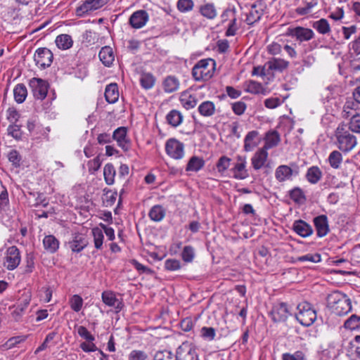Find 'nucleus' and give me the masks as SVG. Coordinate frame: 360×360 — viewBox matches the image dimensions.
<instances>
[{"mask_svg":"<svg viewBox=\"0 0 360 360\" xmlns=\"http://www.w3.org/2000/svg\"><path fill=\"white\" fill-rule=\"evenodd\" d=\"M327 303L332 311L338 316L345 315L352 309L350 300L345 294L338 291L328 295Z\"/></svg>","mask_w":360,"mask_h":360,"instance_id":"f257e3e1","label":"nucleus"},{"mask_svg":"<svg viewBox=\"0 0 360 360\" xmlns=\"http://www.w3.org/2000/svg\"><path fill=\"white\" fill-rule=\"evenodd\" d=\"M215 61L211 58L198 61L192 69V75L195 81H207L211 79L215 70Z\"/></svg>","mask_w":360,"mask_h":360,"instance_id":"f03ea898","label":"nucleus"},{"mask_svg":"<svg viewBox=\"0 0 360 360\" xmlns=\"http://www.w3.org/2000/svg\"><path fill=\"white\" fill-rule=\"evenodd\" d=\"M335 137L338 148L343 153H349L356 146V136L343 128L338 127Z\"/></svg>","mask_w":360,"mask_h":360,"instance_id":"7ed1b4c3","label":"nucleus"},{"mask_svg":"<svg viewBox=\"0 0 360 360\" xmlns=\"http://www.w3.org/2000/svg\"><path fill=\"white\" fill-rule=\"evenodd\" d=\"M297 309L298 313L295 317L297 321L304 326H310L316 319V312L312 308L311 304L307 302L300 303Z\"/></svg>","mask_w":360,"mask_h":360,"instance_id":"20e7f679","label":"nucleus"},{"mask_svg":"<svg viewBox=\"0 0 360 360\" xmlns=\"http://www.w3.org/2000/svg\"><path fill=\"white\" fill-rule=\"evenodd\" d=\"M105 4V0H84L76 8L75 14L79 18H84L101 9Z\"/></svg>","mask_w":360,"mask_h":360,"instance_id":"39448f33","label":"nucleus"},{"mask_svg":"<svg viewBox=\"0 0 360 360\" xmlns=\"http://www.w3.org/2000/svg\"><path fill=\"white\" fill-rule=\"evenodd\" d=\"M29 86L35 98L43 100L46 97L49 89V84L46 81L33 77L30 80Z\"/></svg>","mask_w":360,"mask_h":360,"instance_id":"423d86ee","label":"nucleus"},{"mask_svg":"<svg viewBox=\"0 0 360 360\" xmlns=\"http://www.w3.org/2000/svg\"><path fill=\"white\" fill-rule=\"evenodd\" d=\"M53 53L47 48H39L34 55V60L36 65L41 69L49 67L53 62Z\"/></svg>","mask_w":360,"mask_h":360,"instance_id":"0eeeda50","label":"nucleus"},{"mask_svg":"<svg viewBox=\"0 0 360 360\" xmlns=\"http://www.w3.org/2000/svg\"><path fill=\"white\" fill-rule=\"evenodd\" d=\"M21 261L20 253L16 246H11L6 250L4 266L10 271L14 270L20 264Z\"/></svg>","mask_w":360,"mask_h":360,"instance_id":"6e6552de","label":"nucleus"},{"mask_svg":"<svg viewBox=\"0 0 360 360\" xmlns=\"http://www.w3.org/2000/svg\"><path fill=\"white\" fill-rule=\"evenodd\" d=\"M165 150L171 158L179 160L184 157V145L176 139H170L166 142Z\"/></svg>","mask_w":360,"mask_h":360,"instance_id":"1a4fd4ad","label":"nucleus"},{"mask_svg":"<svg viewBox=\"0 0 360 360\" xmlns=\"http://www.w3.org/2000/svg\"><path fill=\"white\" fill-rule=\"evenodd\" d=\"M270 314L274 322H284L291 315L290 308L286 303L281 302L273 307Z\"/></svg>","mask_w":360,"mask_h":360,"instance_id":"9d476101","label":"nucleus"},{"mask_svg":"<svg viewBox=\"0 0 360 360\" xmlns=\"http://www.w3.org/2000/svg\"><path fill=\"white\" fill-rule=\"evenodd\" d=\"M176 356V360L198 359L195 347L188 342H184L178 347Z\"/></svg>","mask_w":360,"mask_h":360,"instance_id":"9b49d317","label":"nucleus"},{"mask_svg":"<svg viewBox=\"0 0 360 360\" xmlns=\"http://www.w3.org/2000/svg\"><path fill=\"white\" fill-rule=\"evenodd\" d=\"M237 162L231 169L233 176L236 179L243 180L249 176V173L246 169V158L245 156H237Z\"/></svg>","mask_w":360,"mask_h":360,"instance_id":"f8f14e48","label":"nucleus"},{"mask_svg":"<svg viewBox=\"0 0 360 360\" xmlns=\"http://www.w3.org/2000/svg\"><path fill=\"white\" fill-rule=\"evenodd\" d=\"M287 34L295 37L300 42L309 41L314 37L312 30L303 27H296L295 28H289Z\"/></svg>","mask_w":360,"mask_h":360,"instance_id":"ddd939ff","label":"nucleus"},{"mask_svg":"<svg viewBox=\"0 0 360 360\" xmlns=\"http://www.w3.org/2000/svg\"><path fill=\"white\" fill-rule=\"evenodd\" d=\"M112 139L116 141L117 146L123 150L127 151L130 148V141L127 138V129L124 127H120L116 129L112 136Z\"/></svg>","mask_w":360,"mask_h":360,"instance_id":"4468645a","label":"nucleus"},{"mask_svg":"<svg viewBox=\"0 0 360 360\" xmlns=\"http://www.w3.org/2000/svg\"><path fill=\"white\" fill-rule=\"evenodd\" d=\"M148 20V15L144 10H139L132 13L129 19V25L134 29L143 27Z\"/></svg>","mask_w":360,"mask_h":360,"instance_id":"2eb2a0df","label":"nucleus"},{"mask_svg":"<svg viewBox=\"0 0 360 360\" xmlns=\"http://www.w3.org/2000/svg\"><path fill=\"white\" fill-rule=\"evenodd\" d=\"M314 224L316 231V235L319 238L326 236L329 231L328 217L326 215L321 214L314 218Z\"/></svg>","mask_w":360,"mask_h":360,"instance_id":"dca6fc26","label":"nucleus"},{"mask_svg":"<svg viewBox=\"0 0 360 360\" xmlns=\"http://www.w3.org/2000/svg\"><path fill=\"white\" fill-rule=\"evenodd\" d=\"M292 229L302 238H307L314 232L311 226L302 219L295 221Z\"/></svg>","mask_w":360,"mask_h":360,"instance_id":"f3484780","label":"nucleus"},{"mask_svg":"<svg viewBox=\"0 0 360 360\" xmlns=\"http://www.w3.org/2000/svg\"><path fill=\"white\" fill-rule=\"evenodd\" d=\"M297 172H294L293 169L286 165L278 166L275 171V178L278 182H284L292 180L293 175H296Z\"/></svg>","mask_w":360,"mask_h":360,"instance_id":"a211bd4d","label":"nucleus"},{"mask_svg":"<svg viewBox=\"0 0 360 360\" xmlns=\"http://www.w3.org/2000/svg\"><path fill=\"white\" fill-rule=\"evenodd\" d=\"M268 158V152L267 150L264 148L263 147L259 148L252 156L251 158V163L252 167L255 170L260 169L262 167L264 166Z\"/></svg>","mask_w":360,"mask_h":360,"instance_id":"6ab92c4d","label":"nucleus"},{"mask_svg":"<svg viewBox=\"0 0 360 360\" xmlns=\"http://www.w3.org/2000/svg\"><path fill=\"white\" fill-rule=\"evenodd\" d=\"M101 297L103 302L109 307H115L117 312L122 309V302L116 297L114 292L111 291H104Z\"/></svg>","mask_w":360,"mask_h":360,"instance_id":"aec40b11","label":"nucleus"},{"mask_svg":"<svg viewBox=\"0 0 360 360\" xmlns=\"http://www.w3.org/2000/svg\"><path fill=\"white\" fill-rule=\"evenodd\" d=\"M69 248L72 252H79L87 245V241L80 233H75L72 240L68 243Z\"/></svg>","mask_w":360,"mask_h":360,"instance_id":"412c9836","label":"nucleus"},{"mask_svg":"<svg viewBox=\"0 0 360 360\" xmlns=\"http://www.w3.org/2000/svg\"><path fill=\"white\" fill-rule=\"evenodd\" d=\"M98 56L103 64L108 67L112 65L115 60L112 49L108 46H105L101 49Z\"/></svg>","mask_w":360,"mask_h":360,"instance_id":"4be33fe9","label":"nucleus"},{"mask_svg":"<svg viewBox=\"0 0 360 360\" xmlns=\"http://www.w3.org/2000/svg\"><path fill=\"white\" fill-rule=\"evenodd\" d=\"M105 98L108 103H115L119 98L118 86L116 83H111L106 86Z\"/></svg>","mask_w":360,"mask_h":360,"instance_id":"5701e85b","label":"nucleus"},{"mask_svg":"<svg viewBox=\"0 0 360 360\" xmlns=\"http://www.w3.org/2000/svg\"><path fill=\"white\" fill-rule=\"evenodd\" d=\"M264 139L265 143L263 148L267 150L276 146L281 141L278 132L275 130L268 131Z\"/></svg>","mask_w":360,"mask_h":360,"instance_id":"b1692460","label":"nucleus"},{"mask_svg":"<svg viewBox=\"0 0 360 360\" xmlns=\"http://www.w3.org/2000/svg\"><path fill=\"white\" fill-rule=\"evenodd\" d=\"M266 65L271 70L282 72L288 68L289 62L282 58H273Z\"/></svg>","mask_w":360,"mask_h":360,"instance_id":"393cba45","label":"nucleus"},{"mask_svg":"<svg viewBox=\"0 0 360 360\" xmlns=\"http://www.w3.org/2000/svg\"><path fill=\"white\" fill-rule=\"evenodd\" d=\"M323 173L318 166L308 168L306 173L307 180L311 184H317L322 178Z\"/></svg>","mask_w":360,"mask_h":360,"instance_id":"a878e982","label":"nucleus"},{"mask_svg":"<svg viewBox=\"0 0 360 360\" xmlns=\"http://www.w3.org/2000/svg\"><path fill=\"white\" fill-rule=\"evenodd\" d=\"M179 87V81L175 76H167L162 82V88L167 93H172Z\"/></svg>","mask_w":360,"mask_h":360,"instance_id":"bb28decb","label":"nucleus"},{"mask_svg":"<svg viewBox=\"0 0 360 360\" xmlns=\"http://www.w3.org/2000/svg\"><path fill=\"white\" fill-rule=\"evenodd\" d=\"M198 110L203 117H212L215 114V105L212 101H205L199 105Z\"/></svg>","mask_w":360,"mask_h":360,"instance_id":"cd10ccee","label":"nucleus"},{"mask_svg":"<svg viewBox=\"0 0 360 360\" xmlns=\"http://www.w3.org/2000/svg\"><path fill=\"white\" fill-rule=\"evenodd\" d=\"M180 102L182 106L186 110L193 108L198 104V98L195 95L184 92L180 96Z\"/></svg>","mask_w":360,"mask_h":360,"instance_id":"c85d7f7f","label":"nucleus"},{"mask_svg":"<svg viewBox=\"0 0 360 360\" xmlns=\"http://www.w3.org/2000/svg\"><path fill=\"white\" fill-rule=\"evenodd\" d=\"M205 165V160L202 158L198 156H192L186 165V170L187 172H198Z\"/></svg>","mask_w":360,"mask_h":360,"instance_id":"c756f323","label":"nucleus"},{"mask_svg":"<svg viewBox=\"0 0 360 360\" xmlns=\"http://www.w3.org/2000/svg\"><path fill=\"white\" fill-rule=\"evenodd\" d=\"M183 115L177 110H172L166 116L167 124L173 127H177L183 122Z\"/></svg>","mask_w":360,"mask_h":360,"instance_id":"7c9ffc66","label":"nucleus"},{"mask_svg":"<svg viewBox=\"0 0 360 360\" xmlns=\"http://www.w3.org/2000/svg\"><path fill=\"white\" fill-rule=\"evenodd\" d=\"M262 11L257 9V4H253L251 6V9L247 15L245 22L248 25H252L258 22L262 16Z\"/></svg>","mask_w":360,"mask_h":360,"instance_id":"2f4dec72","label":"nucleus"},{"mask_svg":"<svg viewBox=\"0 0 360 360\" xmlns=\"http://www.w3.org/2000/svg\"><path fill=\"white\" fill-rule=\"evenodd\" d=\"M258 135V131L255 130L249 131L247 134L244 139V150L246 152L252 150V149L257 146V143L255 141V139Z\"/></svg>","mask_w":360,"mask_h":360,"instance_id":"473e14b6","label":"nucleus"},{"mask_svg":"<svg viewBox=\"0 0 360 360\" xmlns=\"http://www.w3.org/2000/svg\"><path fill=\"white\" fill-rule=\"evenodd\" d=\"M55 41L58 48L63 50L70 49L73 44L71 36L66 34L58 35Z\"/></svg>","mask_w":360,"mask_h":360,"instance_id":"72a5a7b5","label":"nucleus"},{"mask_svg":"<svg viewBox=\"0 0 360 360\" xmlns=\"http://www.w3.org/2000/svg\"><path fill=\"white\" fill-rule=\"evenodd\" d=\"M116 171L112 163H107L103 168L104 179L108 185H112L115 183Z\"/></svg>","mask_w":360,"mask_h":360,"instance_id":"f704fd0d","label":"nucleus"},{"mask_svg":"<svg viewBox=\"0 0 360 360\" xmlns=\"http://www.w3.org/2000/svg\"><path fill=\"white\" fill-rule=\"evenodd\" d=\"M43 244L44 248L51 252H55L59 247V243L58 240L53 236H46L43 240Z\"/></svg>","mask_w":360,"mask_h":360,"instance_id":"c9c22d12","label":"nucleus"},{"mask_svg":"<svg viewBox=\"0 0 360 360\" xmlns=\"http://www.w3.org/2000/svg\"><path fill=\"white\" fill-rule=\"evenodd\" d=\"M15 101L18 103H22L26 98L27 91L23 84H17L13 89Z\"/></svg>","mask_w":360,"mask_h":360,"instance_id":"e433bc0d","label":"nucleus"},{"mask_svg":"<svg viewBox=\"0 0 360 360\" xmlns=\"http://www.w3.org/2000/svg\"><path fill=\"white\" fill-rule=\"evenodd\" d=\"M328 160L332 168L339 169L342 161V155L338 150H333L330 153Z\"/></svg>","mask_w":360,"mask_h":360,"instance_id":"4c0bfd02","label":"nucleus"},{"mask_svg":"<svg viewBox=\"0 0 360 360\" xmlns=\"http://www.w3.org/2000/svg\"><path fill=\"white\" fill-rule=\"evenodd\" d=\"M91 233L95 248L98 250L101 249L104 238L103 230L99 227H94L91 230Z\"/></svg>","mask_w":360,"mask_h":360,"instance_id":"58836bf2","label":"nucleus"},{"mask_svg":"<svg viewBox=\"0 0 360 360\" xmlns=\"http://www.w3.org/2000/svg\"><path fill=\"white\" fill-rule=\"evenodd\" d=\"M313 27L320 34H326L330 31V27L328 20L321 18L313 23Z\"/></svg>","mask_w":360,"mask_h":360,"instance_id":"ea45409f","label":"nucleus"},{"mask_svg":"<svg viewBox=\"0 0 360 360\" xmlns=\"http://www.w3.org/2000/svg\"><path fill=\"white\" fill-rule=\"evenodd\" d=\"M200 13L208 19H214L217 15V10L213 4H206L200 8Z\"/></svg>","mask_w":360,"mask_h":360,"instance_id":"a19ab883","label":"nucleus"},{"mask_svg":"<svg viewBox=\"0 0 360 360\" xmlns=\"http://www.w3.org/2000/svg\"><path fill=\"white\" fill-rule=\"evenodd\" d=\"M289 196L295 202L300 204L305 201L306 196L300 187H295L289 191Z\"/></svg>","mask_w":360,"mask_h":360,"instance_id":"79ce46f5","label":"nucleus"},{"mask_svg":"<svg viewBox=\"0 0 360 360\" xmlns=\"http://www.w3.org/2000/svg\"><path fill=\"white\" fill-rule=\"evenodd\" d=\"M345 328L351 330H360V316L352 315L344 323Z\"/></svg>","mask_w":360,"mask_h":360,"instance_id":"37998d69","label":"nucleus"},{"mask_svg":"<svg viewBox=\"0 0 360 360\" xmlns=\"http://www.w3.org/2000/svg\"><path fill=\"white\" fill-rule=\"evenodd\" d=\"M141 86L146 89H150L155 83V77L149 72H143L140 78Z\"/></svg>","mask_w":360,"mask_h":360,"instance_id":"c03bdc74","label":"nucleus"},{"mask_svg":"<svg viewBox=\"0 0 360 360\" xmlns=\"http://www.w3.org/2000/svg\"><path fill=\"white\" fill-rule=\"evenodd\" d=\"M231 159L226 155H223L218 160L216 167L219 173L223 174L231 165Z\"/></svg>","mask_w":360,"mask_h":360,"instance_id":"a18cd8bd","label":"nucleus"},{"mask_svg":"<svg viewBox=\"0 0 360 360\" xmlns=\"http://www.w3.org/2000/svg\"><path fill=\"white\" fill-rule=\"evenodd\" d=\"M317 5L316 0H311L306 3L304 6H300L296 8V13L300 15H304L309 13L311 9Z\"/></svg>","mask_w":360,"mask_h":360,"instance_id":"49530a36","label":"nucleus"},{"mask_svg":"<svg viewBox=\"0 0 360 360\" xmlns=\"http://www.w3.org/2000/svg\"><path fill=\"white\" fill-rule=\"evenodd\" d=\"M200 335L204 340L212 341L216 336L215 329L212 327L204 326L200 330Z\"/></svg>","mask_w":360,"mask_h":360,"instance_id":"de8ad7c7","label":"nucleus"},{"mask_svg":"<svg viewBox=\"0 0 360 360\" xmlns=\"http://www.w3.org/2000/svg\"><path fill=\"white\" fill-rule=\"evenodd\" d=\"M8 134L11 136L16 140H20L22 138V132L20 126L16 124H11L7 129Z\"/></svg>","mask_w":360,"mask_h":360,"instance_id":"09e8293b","label":"nucleus"},{"mask_svg":"<svg viewBox=\"0 0 360 360\" xmlns=\"http://www.w3.org/2000/svg\"><path fill=\"white\" fill-rule=\"evenodd\" d=\"M349 129L354 132L360 134V113H356L350 119Z\"/></svg>","mask_w":360,"mask_h":360,"instance_id":"8fccbe9b","label":"nucleus"},{"mask_svg":"<svg viewBox=\"0 0 360 360\" xmlns=\"http://www.w3.org/2000/svg\"><path fill=\"white\" fill-rule=\"evenodd\" d=\"M70 305L73 311L78 312L82 307L83 300L79 295H74L70 300Z\"/></svg>","mask_w":360,"mask_h":360,"instance_id":"3c124183","label":"nucleus"},{"mask_svg":"<svg viewBox=\"0 0 360 360\" xmlns=\"http://www.w3.org/2000/svg\"><path fill=\"white\" fill-rule=\"evenodd\" d=\"M193 6L194 4L192 0H179L177 2V8L182 13L191 11Z\"/></svg>","mask_w":360,"mask_h":360,"instance_id":"603ef678","label":"nucleus"},{"mask_svg":"<svg viewBox=\"0 0 360 360\" xmlns=\"http://www.w3.org/2000/svg\"><path fill=\"white\" fill-rule=\"evenodd\" d=\"M8 158L9 162L12 163L13 166L18 167L20 165L21 156L16 150H11L8 153Z\"/></svg>","mask_w":360,"mask_h":360,"instance_id":"864d4df0","label":"nucleus"},{"mask_svg":"<svg viewBox=\"0 0 360 360\" xmlns=\"http://www.w3.org/2000/svg\"><path fill=\"white\" fill-rule=\"evenodd\" d=\"M182 259L186 262H191L194 257V249L191 246H185L182 253Z\"/></svg>","mask_w":360,"mask_h":360,"instance_id":"5fc2aeb1","label":"nucleus"},{"mask_svg":"<svg viewBox=\"0 0 360 360\" xmlns=\"http://www.w3.org/2000/svg\"><path fill=\"white\" fill-rule=\"evenodd\" d=\"M283 360H305L304 354L301 351H297L293 354L285 353L282 356Z\"/></svg>","mask_w":360,"mask_h":360,"instance_id":"6e6d98bb","label":"nucleus"},{"mask_svg":"<svg viewBox=\"0 0 360 360\" xmlns=\"http://www.w3.org/2000/svg\"><path fill=\"white\" fill-rule=\"evenodd\" d=\"M297 261L299 262H310L314 263H317L321 261V255L319 254H307L303 256H300L297 257Z\"/></svg>","mask_w":360,"mask_h":360,"instance_id":"4d7b16f0","label":"nucleus"},{"mask_svg":"<svg viewBox=\"0 0 360 360\" xmlns=\"http://www.w3.org/2000/svg\"><path fill=\"white\" fill-rule=\"evenodd\" d=\"M246 108V104L243 101H237L232 104V110L237 115H243L245 112Z\"/></svg>","mask_w":360,"mask_h":360,"instance_id":"13d9d810","label":"nucleus"},{"mask_svg":"<svg viewBox=\"0 0 360 360\" xmlns=\"http://www.w3.org/2000/svg\"><path fill=\"white\" fill-rule=\"evenodd\" d=\"M262 89V84L255 81H250L247 86V91L255 94H259Z\"/></svg>","mask_w":360,"mask_h":360,"instance_id":"bf43d9fd","label":"nucleus"},{"mask_svg":"<svg viewBox=\"0 0 360 360\" xmlns=\"http://www.w3.org/2000/svg\"><path fill=\"white\" fill-rule=\"evenodd\" d=\"M77 333L80 337L85 339L88 342H94L95 338L88 331L84 326H79L77 329Z\"/></svg>","mask_w":360,"mask_h":360,"instance_id":"052dcab7","label":"nucleus"},{"mask_svg":"<svg viewBox=\"0 0 360 360\" xmlns=\"http://www.w3.org/2000/svg\"><path fill=\"white\" fill-rule=\"evenodd\" d=\"M147 354L141 350H132L129 355V360H147Z\"/></svg>","mask_w":360,"mask_h":360,"instance_id":"680f3d73","label":"nucleus"},{"mask_svg":"<svg viewBox=\"0 0 360 360\" xmlns=\"http://www.w3.org/2000/svg\"><path fill=\"white\" fill-rule=\"evenodd\" d=\"M89 171L91 173H94L98 171L101 165V160L99 157H96L94 159L89 161L88 164Z\"/></svg>","mask_w":360,"mask_h":360,"instance_id":"e2e57ef3","label":"nucleus"},{"mask_svg":"<svg viewBox=\"0 0 360 360\" xmlns=\"http://www.w3.org/2000/svg\"><path fill=\"white\" fill-rule=\"evenodd\" d=\"M236 21L237 19L236 17H233V18L231 20L225 33L226 37L234 36L236 34V31L238 29L236 25Z\"/></svg>","mask_w":360,"mask_h":360,"instance_id":"0e129e2a","label":"nucleus"},{"mask_svg":"<svg viewBox=\"0 0 360 360\" xmlns=\"http://www.w3.org/2000/svg\"><path fill=\"white\" fill-rule=\"evenodd\" d=\"M159 360H176V356L169 350L159 351Z\"/></svg>","mask_w":360,"mask_h":360,"instance_id":"69168bd1","label":"nucleus"},{"mask_svg":"<svg viewBox=\"0 0 360 360\" xmlns=\"http://www.w3.org/2000/svg\"><path fill=\"white\" fill-rule=\"evenodd\" d=\"M81 349L85 352H95L98 349L93 342H83L80 344Z\"/></svg>","mask_w":360,"mask_h":360,"instance_id":"338daca9","label":"nucleus"},{"mask_svg":"<svg viewBox=\"0 0 360 360\" xmlns=\"http://www.w3.org/2000/svg\"><path fill=\"white\" fill-rule=\"evenodd\" d=\"M180 326L184 331H190L193 327V321L191 318L187 317L181 321Z\"/></svg>","mask_w":360,"mask_h":360,"instance_id":"774afa93","label":"nucleus"}]
</instances>
